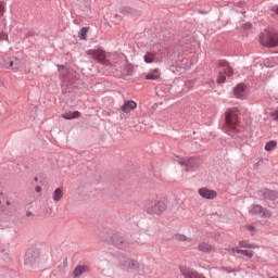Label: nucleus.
I'll return each mask as SVG.
<instances>
[{"label": "nucleus", "instance_id": "nucleus-1", "mask_svg": "<svg viewBox=\"0 0 278 278\" xmlns=\"http://www.w3.org/2000/svg\"><path fill=\"white\" fill-rule=\"evenodd\" d=\"M260 43L262 47L275 49V47H278V33L274 30H265L260 35Z\"/></svg>", "mask_w": 278, "mask_h": 278}, {"label": "nucleus", "instance_id": "nucleus-2", "mask_svg": "<svg viewBox=\"0 0 278 278\" xmlns=\"http://www.w3.org/2000/svg\"><path fill=\"white\" fill-rule=\"evenodd\" d=\"M40 251L36 249H28L24 256V264L29 268H38L40 266Z\"/></svg>", "mask_w": 278, "mask_h": 278}, {"label": "nucleus", "instance_id": "nucleus-3", "mask_svg": "<svg viewBox=\"0 0 278 278\" xmlns=\"http://www.w3.org/2000/svg\"><path fill=\"white\" fill-rule=\"evenodd\" d=\"M144 210L148 212V214H163V212H166V202L147 201L144 204Z\"/></svg>", "mask_w": 278, "mask_h": 278}, {"label": "nucleus", "instance_id": "nucleus-4", "mask_svg": "<svg viewBox=\"0 0 278 278\" xmlns=\"http://www.w3.org/2000/svg\"><path fill=\"white\" fill-rule=\"evenodd\" d=\"M218 73L217 84H225L227 77L233 75V70L229 66L228 62H222L219 63Z\"/></svg>", "mask_w": 278, "mask_h": 278}, {"label": "nucleus", "instance_id": "nucleus-5", "mask_svg": "<svg viewBox=\"0 0 278 278\" xmlns=\"http://www.w3.org/2000/svg\"><path fill=\"white\" fill-rule=\"evenodd\" d=\"M87 55H90L99 64H103L104 66L108 64V53H105L103 49H90L87 51Z\"/></svg>", "mask_w": 278, "mask_h": 278}, {"label": "nucleus", "instance_id": "nucleus-6", "mask_svg": "<svg viewBox=\"0 0 278 278\" xmlns=\"http://www.w3.org/2000/svg\"><path fill=\"white\" fill-rule=\"evenodd\" d=\"M238 114H240L238 109H230L226 112V125L229 129H236L238 127Z\"/></svg>", "mask_w": 278, "mask_h": 278}, {"label": "nucleus", "instance_id": "nucleus-7", "mask_svg": "<svg viewBox=\"0 0 278 278\" xmlns=\"http://www.w3.org/2000/svg\"><path fill=\"white\" fill-rule=\"evenodd\" d=\"M250 216H260L261 218H270L273 216V212L262 207V205L253 204L249 208Z\"/></svg>", "mask_w": 278, "mask_h": 278}, {"label": "nucleus", "instance_id": "nucleus-8", "mask_svg": "<svg viewBox=\"0 0 278 278\" xmlns=\"http://www.w3.org/2000/svg\"><path fill=\"white\" fill-rule=\"evenodd\" d=\"M125 59V54L108 53L106 66H115V68H118Z\"/></svg>", "mask_w": 278, "mask_h": 278}, {"label": "nucleus", "instance_id": "nucleus-9", "mask_svg": "<svg viewBox=\"0 0 278 278\" xmlns=\"http://www.w3.org/2000/svg\"><path fill=\"white\" fill-rule=\"evenodd\" d=\"M178 164L185 166L187 170H192V168H197L201 164V161L194 157H180L178 159Z\"/></svg>", "mask_w": 278, "mask_h": 278}, {"label": "nucleus", "instance_id": "nucleus-10", "mask_svg": "<svg viewBox=\"0 0 278 278\" xmlns=\"http://www.w3.org/2000/svg\"><path fill=\"white\" fill-rule=\"evenodd\" d=\"M138 266V261L134 258L123 257L121 260V267L123 268V270H136Z\"/></svg>", "mask_w": 278, "mask_h": 278}, {"label": "nucleus", "instance_id": "nucleus-11", "mask_svg": "<svg viewBox=\"0 0 278 278\" xmlns=\"http://www.w3.org/2000/svg\"><path fill=\"white\" fill-rule=\"evenodd\" d=\"M233 94L236 99H247V97H249V87L244 84H239L235 87Z\"/></svg>", "mask_w": 278, "mask_h": 278}, {"label": "nucleus", "instance_id": "nucleus-12", "mask_svg": "<svg viewBox=\"0 0 278 278\" xmlns=\"http://www.w3.org/2000/svg\"><path fill=\"white\" fill-rule=\"evenodd\" d=\"M198 194H200L202 199H207L208 201H212L216 199V197H218V193L216 191L207 188H200L198 190Z\"/></svg>", "mask_w": 278, "mask_h": 278}, {"label": "nucleus", "instance_id": "nucleus-13", "mask_svg": "<svg viewBox=\"0 0 278 278\" xmlns=\"http://www.w3.org/2000/svg\"><path fill=\"white\" fill-rule=\"evenodd\" d=\"M117 71L124 73V75H131L134 73V65L126 59L123 60L122 64L117 67Z\"/></svg>", "mask_w": 278, "mask_h": 278}, {"label": "nucleus", "instance_id": "nucleus-14", "mask_svg": "<svg viewBox=\"0 0 278 278\" xmlns=\"http://www.w3.org/2000/svg\"><path fill=\"white\" fill-rule=\"evenodd\" d=\"M198 250H200L201 253H214V251H216V248L207 241H202L201 243H199Z\"/></svg>", "mask_w": 278, "mask_h": 278}, {"label": "nucleus", "instance_id": "nucleus-15", "mask_svg": "<svg viewBox=\"0 0 278 278\" xmlns=\"http://www.w3.org/2000/svg\"><path fill=\"white\" fill-rule=\"evenodd\" d=\"M113 240V244H115V247H117V249H127V241L125 240V238L115 235L112 238Z\"/></svg>", "mask_w": 278, "mask_h": 278}, {"label": "nucleus", "instance_id": "nucleus-16", "mask_svg": "<svg viewBox=\"0 0 278 278\" xmlns=\"http://www.w3.org/2000/svg\"><path fill=\"white\" fill-rule=\"evenodd\" d=\"M138 108V104L135 101H126L124 105L121 106V111L124 112V114H129L131 110H136Z\"/></svg>", "mask_w": 278, "mask_h": 278}, {"label": "nucleus", "instance_id": "nucleus-17", "mask_svg": "<svg viewBox=\"0 0 278 278\" xmlns=\"http://www.w3.org/2000/svg\"><path fill=\"white\" fill-rule=\"evenodd\" d=\"M89 271H90V267H88V265H78L75 267L73 271V277L78 278L80 275H84V273H89Z\"/></svg>", "mask_w": 278, "mask_h": 278}, {"label": "nucleus", "instance_id": "nucleus-18", "mask_svg": "<svg viewBox=\"0 0 278 278\" xmlns=\"http://www.w3.org/2000/svg\"><path fill=\"white\" fill-rule=\"evenodd\" d=\"M143 61L146 64H153V62H157V52H146Z\"/></svg>", "mask_w": 278, "mask_h": 278}, {"label": "nucleus", "instance_id": "nucleus-19", "mask_svg": "<svg viewBox=\"0 0 278 278\" xmlns=\"http://www.w3.org/2000/svg\"><path fill=\"white\" fill-rule=\"evenodd\" d=\"M62 199H64V191L59 187L52 192V201L54 203H60Z\"/></svg>", "mask_w": 278, "mask_h": 278}, {"label": "nucleus", "instance_id": "nucleus-20", "mask_svg": "<svg viewBox=\"0 0 278 278\" xmlns=\"http://www.w3.org/2000/svg\"><path fill=\"white\" fill-rule=\"evenodd\" d=\"M162 73L160 72V68H154L151 73H149L146 76L147 80L157 81L160 79Z\"/></svg>", "mask_w": 278, "mask_h": 278}, {"label": "nucleus", "instance_id": "nucleus-21", "mask_svg": "<svg viewBox=\"0 0 278 278\" xmlns=\"http://www.w3.org/2000/svg\"><path fill=\"white\" fill-rule=\"evenodd\" d=\"M21 67V61L16 58H13L10 60L9 62V68H11L12 71H16Z\"/></svg>", "mask_w": 278, "mask_h": 278}, {"label": "nucleus", "instance_id": "nucleus-22", "mask_svg": "<svg viewBox=\"0 0 278 278\" xmlns=\"http://www.w3.org/2000/svg\"><path fill=\"white\" fill-rule=\"evenodd\" d=\"M62 118H65L66 121L79 118V111H75L74 113H65L62 115Z\"/></svg>", "mask_w": 278, "mask_h": 278}, {"label": "nucleus", "instance_id": "nucleus-23", "mask_svg": "<svg viewBox=\"0 0 278 278\" xmlns=\"http://www.w3.org/2000/svg\"><path fill=\"white\" fill-rule=\"evenodd\" d=\"M275 149H277V141L270 140V141L266 142L265 151L270 152V151H275Z\"/></svg>", "mask_w": 278, "mask_h": 278}, {"label": "nucleus", "instance_id": "nucleus-24", "mask_svg": "<svg viewBox=\"0 0 278 278\" xmlns=\"http://www.w3.org/2000/svg\"><path fill=\"white\" fill-rule=\"evenodd\" d=\"M239 248L240 249H256L255 244H251L247 241H240L239 242Z\"/></svg>", "mask_w": 278, "mask_h": 278}, {"label": "nucleus", "instance_id": "nucleus-25", "mask_svg": "<svg viewBox=\"0 0 278 278\" xmlns=\"http://www.w3.org/2000/svg\"><path fill=\"white\" fill-rule=\"evenodd\" d=\"M89 29H90V28H88V27H83V28L80 29L79 34H78V38H79L80 40H86V36H87Z\"/></svg>", "mask_w": 278, "mask_h": 278}, {"label": "nucleus", "instance_id": "nucleus-26", "mask_svg": "<svg viewBox=\"0 0 278 278\" xmlns=\"http://www.w3.org/2000/svg\"><path fill=\"white\" fill-rule=\"evenodd\" d=\"M176 240H178V242H192V239L186 237V235H177Z\"/></svg>", "mask_w": 278, "mask_h": 278}, {"label": "nucleus", "instance_id": "nucleus-27", "mask_svg": "<svg viewBox=\"0 0 278 278\" xmlns=\"http://www.w3.org/2000/svg\"><path fill=\"white\" fill-rule=\"evenodd\" d=\"M236 250H237V247L227 245V247L225 248V251H226L229 255H236Z\"/></svg>", "mask_w": 278, "mask_h": 278}, {"label": "nucleus", "instance_id": "nucleus-28", "mask_svg": "<svg viewBox=\"0 0 278 278\" xmlns=\"http://www.w3.org/2000/svg\"><path fill=\"white\" fill-rule=\"evenodd\" d=\"M253 255H255V253L253 252V250H245L243 252V257H248L249 260H251L253 257Z\"/></svg>", "mask_w": 278, "mask_h": 278}, {"label": "nucleus", "instance_id": "nucleus-29", "mask_svg": "<svg viewBox=\"0 0 278 278\" xmlns=\"http://www.w3.org/2000/svg\"><path fill=\"white\" fill-rule=\"evenodd\" d=\"M4 13H5V2H0V18H3Z\"/></svg>", "mask_w": 278, "mask_h": 278}, {"label": "nucleus", "instance_id": "nucleus-30", "mask_svg": "<svg viewBox=\"0 0 278 278\" xmlns=\"http://www.w3.org/2000/svg\"><path fill=\"white\" fill-rule=\"evenodd\" d=\"M244 251H245V250L240 249V247H237L236 255H244Z\"/></svg>", "mask_w": 278, "mask_h": 278}, {"label": "nucleus", "instance_id": "nucleus-31", "mask_svg": "<svg viewBox=\"0 0 278 278\" xmlns=\"http://www.w3.org/2000/svg\"><path fill=\"white\" fill-rule=\"evenodd\" d=\"M245 229H247V231H255V227H253L251 225H247Z\"/></svg>", "mask_w": 278, "mask_h": 278}, {"label": "nucleus", "instance_id": "nucleus-32", "mask_svg": "<svg viewBox=\"0 0 278 278\" xmlns=\"http://www.w3.org/2000/svg\"><path fill=\"white\" fill-rule=\"evenodd\" d=\"M274 121H277L278 122V110L275 111L273 114H271Z\"/></svg>", "mask_w": 278, "mask_h": 278}, {"label": "nucleus", "instance_id": "nucleus-33", "mask_svg": "<svg viewBox=\"0 0 278 278\" xmlns=\"http://www.w3.org/2000/svg\"><path fill=\"white\" fill-rule=\"evenodd\" d=\"M35 192H42V187L37 186V187L35 188Z\"/></svg>", "mask_w": 278, "mask_h": 278}, {"label": "nucleus", "instance_id": "nucleus-34", "mask_svg": "<svg viewBox=\"0 0 278 278\" xmlns=\"http://www.w3.org/2000/svg\"><path fill=\"white\" fill-rule=\"evenodd\" d=\"M59 71L60 73H62V65H59Z\"/></svg>", "mask_w": 278, "mask_h": 278}, {"label": "nucleus", "instance_id": "nucleus-35", "mask_svg": "<svg viewBox=\"0 0 278 278\" xmlns=\"http://www.w3.org/2000/svg\"><path fill=\"white\" fill-rule=\"evenodd\" d=\"M228 273H236V270H230V271H228Z\"/></svg>", "mask_w": 278, "mask_h": 278}]
</instances>
